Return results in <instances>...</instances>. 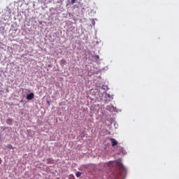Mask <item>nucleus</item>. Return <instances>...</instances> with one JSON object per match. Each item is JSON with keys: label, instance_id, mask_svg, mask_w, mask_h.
Masks as SVG:
<instances>
[{"label": "nucleus", "instance_id": "20e7f679", "mask_svg": "<svg viewBox=\"0 0 179 179\" xmlns=\"http://www.w3.org/2000/svg\"><path fill=\"white\" fill-rule=\"evenodd\" d=\"M34 97V93H29V94L27 95V100H32Z\"/></svg>", "mask_w": 179, "mask_h": 179}, {"label": "nucleus", "instance_id": "7ed1b4c3", "mask_svg": "<svg viewBox=\"0 0 179 179\" xmlns=\"http://www.w3.org/2000/svg\"><path fill=\"white\" fill-rule=\"evenodd\" d=\"M110 142L112 143V146H116L118 145V142L115 139V138H110Z\"/></svg>", "mask_w": 179, "mask_h": 179}, {"label": "nucleus", "instance_id": "9b49d317", "mask_svg": "<svg viewBox=\"0 0 179 179\" xmlns=\"http://www.w3.org/2000/svg\"><path fill=\"white\" fill-rule=\"evenodd\" d=\"M96 58H97V59H99V55H96Z\"/></svg>", "mask_w": 179, "mask_h": 179}, {"label": "nucleus", "instance_id": "f03ea898", "mask_svg": "<svg viewBox=\"0 0 179 179\" xmlns=\"http://www.w3.org/2000/svg\"><path fill=\"white\" fill-rule=\"evenodd\" d=\"M117 150H118V152H117L118 155H121V154L125 155V153H126V150H125V149H124V148L118 147Z\"/></svg>", "mask_w": 179, "mask_h": 179}, {"label": "nucleus", "instance_id": "6e6552de", "mask_svg": "<svg viewBox=\"0 0 179 179\" xmlns=\"http://www.w3.org/2000/svg\"><path fill=\"white\" fill-rule=\"evenodd\" d=\"M8 149H13V145H8Z\"/></svg>", "mask_w": 179, "mask_h": 179}, {"label": "nucleus", "instance_id": "0eeeda50", "mask_svg": "<svg viewBox=\"0 0 179 179\" xmlns=\"http://www.w3.org/2000/svg\"><path fill=\"white\" fill-rule=\"evenodd\" d=\"M82 173L80 171H78L76 173V177H80L81 176Z\"/></svg>", "mask_w": 179, "mask_h": 179}, {"label": "nucleus", "instance_id": "39448f33", "mask_svg": "<svg viewBox=\"0 0 179 179\" xmlns=\"http://www.w3.org/2000/svg\"><path fill=\"white\" fill-rule=\"evenodd\" d=\"M6 124H8V125H12V124H13L12 118H8L6 120Z\"/></svg>", "mask_w": 179, "mask_h": 179}, {"label": "nucleus", "instance_id": "1a4fd4ad", "mask_svg": "<svg viewBox=\"0 0 179 179\" xmlns=\"http://www.w3.org/2000/svg\"><path fill=\"white\" fill-rule=\"evenodd\" d=\"M76 2V0H71V4L74 5V3Z\"/></svg>", "mask_w": 179, "mask_h": 179}, {"label": "nucleus", "instance_id": "9d476101", "mask_svg": "<svg viewBox=\"0 0 179 179\" xmlns=\"http://www.w3.org/2000/svg\"><path fill=\"white\" fill-rule=\"evenodd\" d=\"M2 163V159L0 158V164Z\"/></svg>", "mask_w": 179, "mask_h": 179}, {"label": "nucleus", "instance_id": "f257e3e1", "mask_svg": "<svg viewBox=\"0 0 179 179\" xmlns=\"http://www.w3.org/2000/svg\"><path fill=\"white\" fill-rule=\"evenodd\" d=\"M110 166H115L117 170V173L120 176H126L127 169L124 167L122 163L120 162H112L110 163Z\"/></svg>", "mask_w": 179, "mask_h": 179}, {"label": "nucleus", "instance_id": "423d86ee", "mask_svg": "<svg viewBox=\"0 0 179 179\" xmlns=\"http://www.w3.org/2000/svg\"><path fill=\"white\" fill-rule=\"evenodd\" d=\"M60 64H62V65H65L66 64V59H61Z\"/></svg>", "mask_w": 179, "mask_h": 179}]
</instances>
